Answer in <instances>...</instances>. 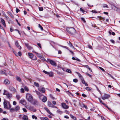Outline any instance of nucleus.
Returning <instances> with one entry per match:
<instances>
[{"mask_svg":"<svg viewBox=\"0 0 120 120\" xmlns=\"http://www.w3.org/2000/svg\"><path fill=\"white\" fill-rule=\"evenodd\" d=\"M61 105L62 107L65 109H67L68 108V106L66 104L64 103H62Z\"/></svg>","mask_w":120,"mask_h":120,"instance_id":"8","label":"nucleus"},{"mask_svg":"<svg viewBox=\"0 0 120 120\" xmlns=\"http://www.w3.org/2000/svg\"><path fill=\"white\" fill-rule=\"evenodd\" d=\"M32 59L33 60H37V57L35 56H34Z\"/></svg>","mask_w":120,"mask_h":120,"instance_id":"42","label":"nucleus"},{"mask_svg":"<svg viewBox=\"0 0 120 120\" xmlns=\"http://www.w3.org/2000/svg\"><path fill=\"white\" fill-rule=\"evenodd\" d=\"M38 45L40 48H41V45L40 43H38L37 44Z\"/></svg>","mask_w":120,"mask_h":120,"instance_id":"59","label":"nucleus"},{"mask_svg":"<svg viewBox=\"0 0 120 120\" xmlns=\"http://www.w3.org/2000/svg\"><path fill=\"white\" fill-rule=\"evenodd\" d=\"M15 44L16 46L19 49H21V47L20 46L18 41H16L15 42Z\"/></svg>","mask_w":120,"mask_h":120,"instance_id":"10","label":"nucleus"},{"mask_svg":"<svg viewBox=\"0 0 120 120\" xmlns=\"http://www.w3.org/2000/svg\"><path fill=\"white\" fill-rule=\"evenodd\" d=\"M45 109L46 111L49 113L51 115H52V114L50 112L49 110V109L46 107H45L44 108Z\"/></svg>","mask_w":120,"mask_h":120,"instance_id":"14","label":"nucleus"},{"mask_svg":"<svg viewBox=\"0 0 120 120\" xmlns=\"http://www.w3.org/2000/svg\"><path fill=\"white\" fill-rule=\"evenodd\" d=\"M34 85L37 87H39V85L38 83L34 82Z\"/></svg>","mask_w":120,"mask_h":120,"instance_id":"37","label":"nucleus"},{"mask_svg":"<svg viewBox=\"0 0 120 120\" xmlns=\"http://www.w3.org/2000/svg\"><path fill=\"white\" fill-rule=\"evenodd\" d=\"M6 73L2 71H0V74L1 75H5L6 74Z\"/></svg>","mask_w":120,"mask_h":120,"instance_id":"34","label":"nucleus"},{"mask_svg":"<svg viewBox=\"0 0 120 120\" xmlns=\"http://www.w3.org/2000/svg\"><path fill=\"white\" fill-rule=\"evenodd\" d=\"M13 105H15L16 104V102L15 101H14L13 102Z\"/></svg>","mask_w":120,"mask_h":120,"instance_id":"58","label":"nucleus"},{"mask_svg":"<svg viewBox=\"0 0 120 120\" xmlns=\"http://www.w3.org/2000/svg\"><path fill=\"white\" fill-rule=\"evenodd\" d=\"M81 81L82 83L83 84H84V83H85V80H84V79L82 80Z\"/></svg>","mask_w":120,"mask_h":120,"instance_id":"62","label":"nucleus"},{"mask_svg":"<svg viewBox=\"0 0 120 120\" xmlns=\"http://www.w3.org/2000/svg\"><path fill=\"white\" fill-rule=\"evenodd\" d=\"M23 119L24 120H27L28 119V117L27 116L24 115Z\"/></svg>","mask_w":120,"mask_h":120,"instance_id":"30","label":"nucleus"},{"mask_svg":"<svg viewBox=\"0 0 120 120\" xmlns=\"http://www.w3.org/2000/svg\"><path fill=\"white\" fill-rule=\"evenodd\" d=\"M47 100V98L44 96L42 99V101L43 102H45Z\"/></svg>","mask_w":120,"mask_h":120,"instance_id":"22","label":"nucleus"},{"mask_svg":"<svg viewBox=\"0 0 120 120\" xmlns=\"http://www.w3.org/2000/svg\"><path fill=\"white\" fill-rule=\"evenodd\" d=\"M25 107L28 109L33 111V112H35L37 110L36 109L34 108V107L29 106L28 105H26Z\"/></svg>","mask_w":120,"mask_h":120,"instance_id":"4","label":"nucleus"},{"mask_svg":"<svg viewBox=\"0 0 120 120\" xmlns=\"http://www.w3.org/2000/svg\"><path fill=\"white\" fill-rule=\"evenodd\" d=\"M80 10L83 13H84L85 12V11L82 9V8H80Z\"/></svg>","mask_w":120,"mask_h":120,"instance_id":"53","label":"nucleus"},{"mask_svg":"<svg viewBox=\"0 0 120 120\" xmlns=\"http://www.w3.org/2000/svg\"><path fill=\"white\" fill-rule=\"evenodd\" d=\"M4 82L5 84H9L10 83V81L8 79H5L4 81Z\"/></svg>","mask_w":120,"mask_h":120,"instance_id":"17","label":"nucleus"},{"mask_svg":"<svg viewBox=\"0 0 120 120\" xmlns=\"http://www.w3.org/2000/svg\"><path fill=\"white\" fill-rule=\"evenodd\" d=\"M85 89L88 91H90L91 90L92 88L89 87H87L85 88Z\"/></svg>","mask_w":120,"mask_h":120,"instance_id":"31","label":"nucleus"},{"mask_svg":"<svg viewBox=\"0 0 120 120\" xmlns=\"http://www.w3.org/2000/svg\"><path fill=\"white\" fill-rule=\"evenodd\" d=\"M21 90L22 93H24V90L23 88H21Z\"/></svg>","mask_w":120,"mask_h":120,"instance_id":"57","label":"nucleus"},{"mask_svg":"<svg viewBox=\"0 0 120 120\" xmlns=\"http://www.w3.org/2000/svg\"><path fill=\"white\" fill-rule=\"evenodd\" d=\"M20 109V107L18 106H16L15 108L14 109L15 111H17V110H19Z\"/></svg>","mask_w":120,"mask_h":120,"instance_id":"27","label":"nucleus"},{"mask_svg":"<svg viewBox=\"0 0 120 120\" xmlns=\"http://www.w3.org/2000/svg\"><path fill=\"white\" fill-rule=\"evenodd\" d=\"M17 54L18 55L20 56H21L22 55V54L20 52H19Z\"/></svg>","mask_w":120,"mask_h":120,"instance_id":"46","label":"nucleus"},{"mask_svg":"<svg viewBox=\"0 0 120 120\" xmlns=\"http://www.w3.org/2000/svg\"><path fill=\"white\" fill-rule=\"evenodd\" d=\"M48 105L49 107H52V106H53V105L49 101H48Z\"/></svg>","mask_w":120,"mask_h":120,"instance_id":"20","label":"nucleus"},{"mask_svg":"<svg viewBox=\"0 0 120 120\" xmlns=\"http://www.w3.org/2000/svg\"><path fill=\"white\" fill-rule=\"evenodd\" d=\"M25 45H26V47L27 48L29 46V45L27 43H25Z\"/></svg>","mask_w":120,"mask_h":120,"instance_id":"64","label":"nucleus"},{"mask_svg":"<svg viewBox=\"0 0 120 120\" xmlns=\"http://www.w3.org/2000/svg\"><path fill=\"white\" fill-rule=\"evenodd\" d=\"M47 61L48 63H49L51 64L53 66H56V62L50 59H47Z\"/></svg>","mask_w":120,"mask_h":120,"instance_id":"6","label":"nucleus"},{"mask_svg":"<svg viewBox=\"0 0 120 120\" xmlns=\"http://www.w3.org/2000/svg\"><path fill=\"white\" fill-rule=\"evenodd\" d=\"M28 54L29 57L31 59L33 58L34 56L32 53H29Z\"/></svg>","mask_w":120,"mask_h":120,"instance_id":"16","label":"nucleus"},{"mask_svg":"<svg viewBox=\"0 0 120 120\" xmlns=\"http://www.w3.org/2000/svg\"><path fill=\"white\" fill-rule=\"evenodd\" d=\"M82 96L83 97H86V95L84 94H82Z\"/></svg>","mask_w":120,"mask_h":120,"instance_id":"56","label":"nucleus"},{"mask_svg":"<svg viewBox=\"0 0 120 120\" xmlns=\"http://www.w3.org/2000/svg\"><path fill=\"white\" fill-rule=\"evenodd\" d=\"M98 98L99 100V101L100 102L103 104V105H104L105 106H106V104H105V103H104L102 101L101 99L99 98Z\"/></svg>","mask_w":120,"mask_h":120,"instance_id":"23","label":"nucleus"},{"mask_svg":"<svg viewBox=\"0 0 120 120\" xmlns=\"http://www.w3.org/2000/svg\"><path fill=\"white\" fill-rule=\"evenodd\" d=\"M33 52L35 53L36 55L40 58H42V57L40 55L39 53H38L35 52L33 51Z\"/></svg>","mask_w":120,"mask_h":120,"instance_id":"18","label":"nucleus"},{"mask_svg":"<svg viewBox=\"0 0 120 120\" xmlns=\"http://www.w3.org/2000/svg\"><path fill=\"white\" fill-rule=\"evenodd\" d=\"M73 81L74 82L76 83L78 82V80L76 79H73Z\"/></svg>","mask_w":120,"mask_h":120,"instance_id":"50","label":"nucleus"},{"mask_svg":"<svg viewBox=\"0 0 120 120\" xmlns=\"http://www.w3.org/2000/svg\"><path fill=\"white\" fill-rule=\"evenodd\" d=\"M7 96V98L9 99L11 98L12 97L11 94L9 93L8 94Z\"/></svg>","mask_w":120,"mask_h":120,"instance_id":"25","label":"nucleus"},{"mask_svg":"<svg viewBox=\"0 0 120 120\" xmlns=\"http://www.w3.org/2000/svg\"><path fill=\"white\" fill-rule=\"evenodd\" d=\"M1 19V22L2 24L5 27H6V25L5 24V23L4 20L2 18L0 19Z\"/></svg>","mask_w":120,"mask_h":120,"instance_id":"15","label":"nucleus"},{"mask_svg":"<svg viewBox=\"0 0 120 120\" xmlns=\"http://www.w3.org/2000/svg\"><path fill=\"white\" fill-rule=\"evenodd\" d=\"M16 80L17 81H18L20 82L21 81V79L20 77H19L18 76H17L16 77Z\"/></svg>","mask_w":120,"mask_h":120,"instance_id":"33","label":"nucleus"},{"mask_svg":"<svg viewBox=\"0 0 120 120\" xmlns=\"http://www.w3.org/2000/svg\"><path fill=\"white\" fill-rule=\"evenodd\" d=\"M40 119L41 120H49L48 118L47 117H40Z\"/></svg>","mask_w":120,"mask_h":120,"instance_id":"24","label":"nucleus"},{"mask_svg":"<svg viewBox=\"0 0 120 120\" xmlns=\"http://www.w3.org/2000/svg\"><path fill=\"white\" fill-rule=\"evenodd\" d=\"M97 17L100 20H101V21H104L105 20V18H103L101 16H98Z\"/></svg>","mask_w":120,"mask_h":120,"instance_id":"19","label":"nucleus"},{"mask_svg":"<svg viewBox=\"0 0 120 120\" xmlns=\"http://www.w3.org/2000/svg\"><path fill=\"white\" fill-rule=\"evenodd\" d=\"M112 8L115 11H116L118 12H120V9L115 6H113L112 7Z\"/></svg>","mask_w":120,"mask_h":120,"instance_id":"9","label":"nucleus"},{"mask_svg":"<svg viewBox=\"0 0 120 120\" xmlns=\"http://www.w3.org/2000/svg\"><path fill=\"white\" fill-rule=\"evenodd\" d=\"M99 68L101 70H102V71H105L101 67H99Z\"/></svg>","mask_w":120,"mask_h":120,"instance_id":"55","label":"nucleus"},{"mask_svg":"<svg viewBox=\"0 0 120 120\" xmlns=\"http://www.w3.org/2000/svg\"><path fill=\"white\" fill-rule=\"evenodd\" d=\"M9 109H10V112H13L14 111H15V110H14V109L13 108H10Z\"/></svg>","mask_w":120,"mask_h":120,"instance_id":"41","label":"nucleus"},{"mask_svg":"<svg viewBox=\"0 0 120 120\" xmlns=\"http://www.w3.org/2000/svg\"><path fill=\"white\" fill-rule=\"evenodd\" d=\"M9 89L11 91L13 92H16V89L14 87L12 86H9Z\"/></svg>","mask_w":120,"mask_h":120,"instance_id":"7","label":"nucleus"},{"mask_svg":"<svg viewBox=\"0 0 120 120\" xmlns=\"http://www.w3.org/2000/svg\"><path fill=\"white\" fill-rule=\"evenodd\" d=\"M66 72L69 73H71V71L70 69H67L66 70Z\"/></svg>","mask_w":120,"mask_h":120,"instance_id":"49","label":"nucleus"},{"mask_svg":"<svg viewBox=\"0 0 120 120\" xmlns=\"http://www.w3.org/2000/svg\"><path fill=\"white\" fill-rule=\"evenodd\" d=\"M38 27L41 29V30H43V29L42 27L39 24L38 25Z\"/></svg>","mask_w":120,"mask_h":120,"instance_id":"38","label":"nucleus"},{"mask_svg":"<svg viewBox=\"0 0 120 120\" xmlns=\"http://www.w3.org/2000/svg\"><path fill=\"white\" fill-rule=\"evenodd\" d=\"M66 93L70 96H71V95H72V94L69 92L68 91H66Z\"/></svg>","mask_w":120,"mask_h":120,"instance_id":"39","label":"nucleus"},{"mask_svg":"<svg viewBox=\"0 0 120 120\" xmlns=\"http://www.w3.org/2000/svg\"><path fill=\"white\" fill-rule=\"evenodd\" d=\"M3 104L4 108L5 109H9L11 107L9 102L6 101L4 100Z\"/></svg>","mask_w":120,"mask_h":120,"instance_id":"1","label":"nucleus"},{"mask_svg":"<svg viewBox=\"0 0 120 120\" xmlns=\"http://www.w3.org/2000/svg\"><path fill=\"white\" fill-rule=\"evenodd\" d=\"M91 12H92L93 13H96L97 12L95 10H92V11Z\"/></svg>","mask_w":120,"mask_h":120,"instance_id":"63","label":"nucleus"},{"mask_svg":"<svg viewBox=\"0 0 120 120\" xmlns=\"http://www.w3.org/2000/svg\"><path fill=\"white\" fill-rule=\"evenodd\" d=\"M79 77L80 79L81 80V81L84 79H83V78L82 77V75H79Z\"/></svg>","mask_w":120,"mask_h":120,"instance_id":"44","label":"nucleus"},{"mask_svg":"<svg viewBox=\"0 0 120 120\" xmlns=\"http://www.w3.org/2000/svg\"><path fill=\"white\" fill-rule=\"evenodd\" d=\"M43 72L44 73L46 74L49 75H52L53 74V72H47L45 71V70L43 71Z\"/></svg>","mask_w":120,"mask_h":120,"instance_id":"11","label":"nucleus"},{"mask_svg":"<svg viewBox=\"0 0 120 120\" xmlns=\"http://www.w3.org/2000/svg\"><path fill=\"white\" fill-rule=\"evenodd\" d=\"M4 92L3 93V94L4 95H7L9 93L8 92L5 90H4Z\"/></svg>","mask_w":120,"mask_h":120,"instance_id":"26","label":"nucleus"},{"mask_svg":"<svg viewBox=\"0 0 120 120\" xmlns=\"http://www.w3.org/2000/svg\"><path fill=\"white\" fill-rule=\"evenodd\" d=\"M16 97L18 100H19L20 98L21 97V96L18 94H17L16 95Z\"/></svg>","mask_w":120,"mask_h":120,"instance_id":"32","label":"nucleus"},{"mask_svg":"<svg viewBox=\"0 0 120 120\" xmlns=\"http://www.w3.org/2000/svg\"><path fill=\"white\" fill-rule=\"evenodd\" d=\"M7 13L12 18H14V16L11 12L7 11Z\"/></svg>","mask_w":120,"mask_h":120,"instance_id":"21","label":"nucleus"},{"mask_svg":"<svg viewBox=\"0 0 120 120\" xmlns=\"http://www.w3.org/2000/svg\"><path fill=\"white\" fill-rule=\"evenodd\" d=\"M60 46H61L62 47H63V48H66V49H67L68 50H69L67 46H62V45H60Z\"/></svg>","mask_w":120,"mask_h":120,"instance_id":"52","label":"nucleus"},{"mask_svg":"<svg viewBox=\"0 0 120 120\" xmlns=\"http://www.w3.org/2000/svg\"><path fill=\"white\" fill-rule=\"evenodd\" d=\"M32 117L33 119H35V120H37V117L34 115H33Z\"/></svg>","mask_w":120,"mask_h":120,"instance_id":"45","label":"nucleus"},{"mask_svg":"<svg viewBox=\"0 0 120 120\" xmlns=\"http://www.w3.org/2000/svg\"><path fill=\"white\" fill-rule=\"evenodd\" d=\"M106 107H107L108 109L109 110V111H112V109L110 108H109L107 106V105H106V106H105Z\"/></svg>","mask_w":120,"mask_h":120,"instance_id":"48","label":"nucleus"},{"mask_svg":"<svg viewBox=\"0 0 120 120\" xmlns=\"http://www.w3.org/2000/svg\"><path fill=\"white\" fill-rule=\"evenodd\" d=\"M49 96L53 100L55 99V98L53 97V95L52 94H50L49 95Z\"/></svg>","mask_w":120,"mask_h":120,"instance_id":"40","label":"nucleus"},{"mask_svg":"<svg viewBox=\"0 0 120 120\" xmlns=\"http://www.w3.org/2000/svg\"><path fill=\"white\" fill-rule=\"evenodd\" d=\"M27 48L29 50H31L32 49V48L30 46H29L28 47H27Z\"/></svg>","mask_w":120,"mask_h":120,"instance_id":"61","label":"nucleus"},{"mask_svg":"<svg viewBox=\"0 0 120 120\" xmlns=\"http://www.w3.org/2000/svg\"><path fill=\"white\" fill-rule=\"evenodd\" d=\"M67 31L71 34H74L75 33V30L73 28H68L67 29Z\"/></svg>","mask_w":120,"mask_h":120,"instance_id":"3","label":"nucleus"},{"mask_svg":"<svg viewBox=\"0 0 120 120\" xmlns=\"http://www.w3.org/2000/svg\"><path fill=\"white\" fill-rule=\"evenodd\" d=\"M39 9L40 11H42L43 10V8L41 7H40L38 8Z\"/></svg>","mask_w":120,"mask_h":120,"instance_id":"43","label":"nucleus"},{"mask_svg":"<svg viewBox=\"0 0 120 120\" xmlns=\"http://www.w3.org/2000/svg\"><path fill=\"white\" fill-rule=\"evenodd\" d=\"M70 116L74 120H76V117L72 115L71 114H70Z\"/></svg>","mask_w":120,"mask_h":120,"instance_id":"29","label":"nucleus"},{"mask_svg":"<svg viewBox=\"0 0 120 120\" xmlns=\"http://www.w3.org/2000/svg\"><path fill=\"white\" fill-rule=\"evenodd\" d=\"M26 98L27 100L30 102H31L32 101L33 98L32 95L29 93L26 94Z\"/></svg>","mask_w":120,"mask_h":120,"instance_id":"2","label":"nucleus"},{"mask_svg":"<svg viewBox=\"0 0 120 120\" xmlns=\"http://www.w3.org/2000/svg\"><path fill=\"white\" fill-rule=\"evenodd\" d=\"M57 111L60 114H61L62 113V112L61 111H60L59 109L57 110Z\"/></svg>","mask_w":120,"mask_h":120,"instance_id":"51","label":"nucleus"},{"mask_svg":"<svg viewBox=\"0 0 120 120\" xmlns=\"http://www.w3.org/2000/svg\"><path fill=\"white\" fill-rule=\"evenodd\" d=\"M42 93H44L45 92V89L43 87H42L38 89Z\"/></svg>","mask_w":120,"mask_h":120,"instance_id":"12","label":"nucleus"},{"mask_svg":"<svg viewBox=\"0 0 120 120\" xmlns=\"http://www.w3.org/2000/svg\"><path fill=\"white\" fill-rule=\"evenodd\" d=\"M110 77L114 79L117 80L116 79V75H110Z\"/></svg>","mask_w":120,"mask_h":120,"instance_id":"36","label":"nucleus"},{"mask_svg":"<svg viewBox=\"0 0 120 120\" xmlns=\"http://www.w3.org/2000/svg\"><path fill=\"white\" fill-rule=\"evenodd\" d=\"M2 120H9L7 118H3Z\"/></svg>","mask_w":120,"mask_h":120,"instance_id":"60","label":"nucleus"},{"mask_svg":"<svg viewBox=\"0 0 120 120\" xmlns=\"http://www.w3.org/2000/svg\"><path fill=\"white\" fill-rule=\"evenodd\" d=\"M69 43L68 44L69 46L71 47H72V48H74V46H73L72 45V44L71 43V42L70 41L69 42Z\"/></svg>","mask_w":120,"mask_h":120,"instance_id":"35","label":"nucleus"},{"mask_svg":"<svg viewBox=\"0 0 120 120\" xmlns=\"http://www.w3.org/2000/svg\"><path fill=\"white\" fill-rule=\"evenodd\" d=\"M24 89L25 91H28L29 90V89L28 87L26 86H25L24 87Z\"/></svg>","mask_w":120,"mask_h":120,"instance_id":"47","label":"nucleus"},{"mask_svg":"<svg viewBox=\"0 0 120 120\" xmlns=\"http://www.w3.org/2000/svg\"><path fill=\"white\" fill-rule=\"evenodd\" d=\"M22 110L23 111L25 112H27V111L26 109L25 108H23Z\"/></svg>","mask_w":120,"mask_h":120,"instance_id":"54","label":"nucleus"},{"mask_svg":"<svg viewBox=\"0 0 120 120\" xmlns=\"http://www.w3.org/2000/svg\"><path fill=\"white\" fill-rule=\"evenodd\" d=\"M110 97V96L109 95L104 94V95L101 97V98L102 100H105L106 99H108Z\"/></svg>","mask_w":120,"mask_h":120,"instance_id":"5","label":"nucleus"},{"mask_svg":"<svg viewBox=\"0 0 120 120\" xmlns=\"http://www.w3.org/2000/svg\"><path fill=\"white\" fill-rule=\"evenodd\" d=\"M20 102L24 105H26V102L24 100H20Z\"/></svg>","mask_w":120,"mask_h":120,"instance_id":"13","label":"nucleus"},{"mask_svg":"<svg viewBox=\"0 0 120 120\" xmlns=\"http://www.w3.org/2000/svg\"><path fill=\"white\" fill-rule=\"evenodd\" d=\"M35 91H36V94L39 96V97H40L42 95L39 92L36 90H35Z\"/></svg>","mask_w":120,"mask_h":120,"instance_id":"28","label":"nucleus"}]
</instances>
